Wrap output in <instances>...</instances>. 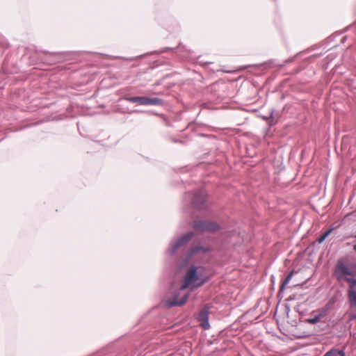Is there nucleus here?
Returning <instances> with one entry per match:
<instances>
[{
  "label": "nucleus",
  "mask_w": 356,
  "mask_h": 356,
  "mask_svg": "<svg viewBox=\"0 0 356 356\" xmlns=\"http://www.w3.org/2000/svg\"><path fill=\"white\" fill-rule=\"evenodd\" d=\"M334 275L339 281L348 275L356 276V263L350 257L339 259L334 268Z\"/></svg>",
  "instance_id": "obj_1"
},
{
  "label": "nucleus",
  "mask_w": 356,
  "mask_h": 356,
  "mask_svg": "<svg viewBox=\"0 0 356 356\" xmlns=\"http://www.w3.org/2000/svg\"><path fill=\"white\" fill-rule=\"evenodd\" d=\"M193 227L196 231L202 232H215L220 229V225L211 220H195Z\"/></svg>",
  "instance_id": "obj_2"
},
{
  "label": "nucleus",
  "mask_w": 356,
  "mask_h": 356,
  "mask_svg": "<svg viewBox=\"0 0 356 356\" xmlns=\"http://www.w3.org/2000/svg\"><path fill=\"white\" fill-rule=\"evenodd\" d=\"M124 99L131 103H137L139 105H162L163 102L161 99L157 97H126Z\"/></svg>",
  "instance_id": "obj_3"
},
{
  "label": "nucleus",
  "mask_w": 356,
  "mask_h": 356,
  "mask_svg": "<svg viewBox=\"0 0 356 356\" xmlns=\"http://www.w3.org/2000/svg\"><path fill=\"white\" fill-rule=\"evenodd\" d=\"M197 268L195 266L191 267L184 278L181 289H185L191 286L195 281L198 280V275L197 273Z\"/></svg>",
  "instance_id": "obj_4"
},
{
  "label": "nucleus",
  "mask_w": 356,
  "mask_h": 356,
  "mask_svg": "<svg viewBox=\"0 0 356 356\" xmlns=\"http://www.w3.org/2000/svg\"><path fill=\"white\" fill-rule=\"evenodd\" d=\"M207 194L203 190L200 191L195 193L193 197V206L197 209H202L204 207Z\"/></svg>",
  "instance_id": "obj_5"
},
{
  "label": "nucleus",
  "mask_w": 356,
  "mask_h": 356,
  "mask_svg": "<svg viewBox=\"0 0 356 356\" xmlns=\"http://www.w3.org/2000/svg\"><path fill=\"white\" fill-rule=\"evenodd\" d=\"M209 308H207V307L203 308L199 314L198 320L200 322L201 326L204 330L209 328Z\"/></svg>",
  "instance_id": "obj_6"
},
{
  "label": "nucleus",
  "mask_w": 356,
  "mask_h": 356,
  "mask_svg": "<svg viewBox=\"0 0 356 356\" xmlns=\"http://www.w3.org/2000/svg\"><path fill=\"white\" fill-rule=\"evenodd\" d=\"M193 236L194 233L193 232H189L186 234H184L183 235L179 236L172 245H185L190 241V240L192 238Z\"/></svg>",
  "instance_id": "obj_7"
},
{
  "label": "nucleus",
  "mask_w": 356,
  "mask_h": 356,
  "mask_svg": "<svg viewBox=\"0 0 356 356\" xmlns=\"http://www.w3.org/2000/svg\"><path fill=\"white\" fill-rule=\"evenodd\" d=\"M334 229V228H330L327 230H325L323 233L321 234L320 236H318L316 241L313 243L312 245H315L316 243H318V244L323 243L324 240L332 232V231Z\"/></svg>",
  "instance_id": "obj_8"
},
{
  "label": "nucleus",
  "mask_w": 356,
  "mask_h": 356,
  "mask_svg": "<svg viewBox=\"0 0 356 356\" xmlns=\"http://www.w3.org/2000/svg\"><path fill=\"white\" fill-rule=\"evenodd\" d=\"M325 312L323 311L320 312L318 314L315 315L313 317L309 318L307 319V322L311 324H316L318 323L325 316Z\"/></svg>",
  "instance_id": "obj_9"
},
{
  "label": "nucleus",
  "mask_w": 356,
  "mask_h": 356,
  "mask_svg": "<svg viewBox=\"0 0 356 356\" xmlns=\"http://www.w3.org/2000/svg\"><path fill=\"white\" fill-rule=\"evenodd\" d=\"M323 356H345V353L343 350L331 349Z\"/></svg>",
  "instance_id": "obj_10"
},
{
  "label": "nucleus",
  "mask_w": 356,
  "mask_h": 356,
  "mask_svg": "<svg viewBox=\"0 0 356 356\" xmlns=\"http://www.w3.org/2000/svg\"><path fill=\"white\" fill-rule=\"evenodd\" d=\"M188 298V294H186L183 296V298H181V300H177L176 299H175L173 301H172L169 305L170 306H174V305H182L184 304H185V302H186L187 299Z\"/></svg>",
  "instance_id": "obj_11"
},
{
  "label": "nucleus",
  "mask_w": 356,
  "mask_h": 356,
  "mask_svg": "<svg viewBox=\"0 0 356 356\" xmlns=\"http://www.w3.org/2000/svg\"><path fill=\"white\" fill-rule=\"evenodd\" d=\"M342 280H346V282H348L349 283V285H350L349 291L355 290V287L356 286V278L348 277L346 276Z\"/></svg>",
  "instance_id": "obj_12"
},
{
  "label": "nucleus",
  "mask_w": 356,
  "mask_h": 356,
  "mask_svg": "<svg viewBox=\"0 0 356 356\" xmlns=\"http://www.w3.org/2000/svg\"><path fill=\"white\" fill-rule=\"evenodd\" d=\"M293 271H291L286 277V278L284 280V281L282 282V285L280 286V291H282L284 290V289L285 288V286L289 284V282H290L292 276H293Z\"/></svg>",
  "instance_id": "obj_13"
},
{
  "label": "nucleus",
  "mask_w": 356,
  "mask_h": 356,
  "mask_svg": "<svg viewBox=\"0 0 356 356\" xmlns=\"http://www.w3.org/2000/svg\"><path fill=\"white\" fill-rule=\"evenodd\" d=\"M202 284V283H200V284H197V285H196V286H195V287L200 286Z\"/></svg>",
  "instance_id": "obj_14"
},
{
  "label": "nucleus",
  "mask_w": 356,
  "mask_h": 356,
  "mask_svg": "<svg viewBox=\"0 0 356 356\" xmlns=\"http://www.w3.org/2000/svg\"><path fill=\"white\" fill-rule=\"evenodd\" d=\"M197 247H198L197 245H195V250H196V251H197Z\"/></svg>",
  "instance_id": "obj_15"
},
{
  "label": "nucleus",
  "mask_w": 356,
  "mask_h": 356,
  "mask_svg": "<svg viewBox=\"0 0 356 356\" xmlns=\"http://www.w3.org/2000/svg\"><path fill=\"white\" fill-rule=\"evenodd\" d=\"M197 247H198L197 245H195V250H196V251H197Z\"/></svg>",
  "instance_id": "obj_16"
},
{
  "label": "nucleus",
  "mask_w": 356,
  "mask_h": 356,
  "mask_svg": "<svg viewBox=\"0 0 356 356\" xmlns=\"http://www.w3.org/2000/svg\"><path fill=\"white\" fill-rule=\"evenodd\" d=\"M197 252V251H196L195 250H193V253H195V252Z\"/></svg>",
  "instance_id": "obj_17"
},
{
  "label": "nucleus",
  "mask_w": 356,
  "mask_h": 356,
  "mask_svg": "<svg viewBox=\"0 0 356 356\" xmlns=\"http://www.w3.org/2000/svg\"><path fill=\"white\" fill-rule=\"evenodd\" d=\"M354 249H355V250L356 251V246H354Z\"/></svg>",
  "instance_id": "obj_18"
}]
</instances>
